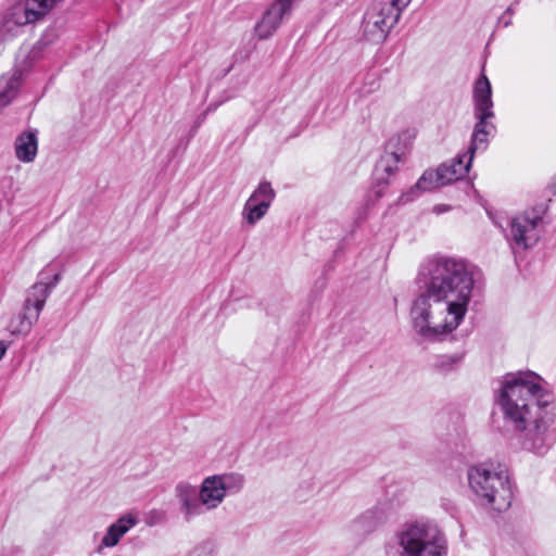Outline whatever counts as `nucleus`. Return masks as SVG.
<instances>
[{
    "instance_id": "nucleus-1",
    "label": "nucleus",
    "mask_w": 556,
    "mask_h": 556,
    "mask_svg": "<svg viewBox=\"0 0 556 556\" xmlns=\"http://www.w3.org/2000/svg\"><path fill=\"white\" fill-rule=\"evenodd\" d=\"M478 277L479 270L463 260H438L410 308L415 332L432 341L454 332L468 312Z\"/></svg>"
},
{
    "instance_id": "nucleus-2",
    "label": "nucleus",
    "mask_w": 556,
    "mask_h": 556,
    "mask_svg": "<svg viewBox=\"0 0 556 556\" xmlns=\"http://www.w3.org/2000/svg\"><path fill=\"white\" fill-rule=\"evenodd\" d=\"M553 394L533 371L507 375L500 390L498 404L506 422L518 431H527L525 446L545 454L556 441L553 428Z\"/></svg>"
},
{
    "instance_id": "nucleus-3",
    "label": "nucleus",
    "mask_w": 556,
    "mask_h": 556,
    "mask_svg": "<svg viewBox=\"0 0 556 556\" xmlns=\"http://www.w3.org/2000/svg\"><path fill=\"white\" fill-rule=\"evenodd\" d=\"M443 527L434 519L419 517L404 521L383 543L382 556H448Z\"/></svg>"
},
{
    "instance_id": "nucleus-4",
    "label": "nucleus",
    "mask_w": 556,
    "mask_h": 556,
    "mask_svg": "<svg viewBox=\"0 0 556 556\" xmlns=\"http://www.w3.org/2000/svg\"><path fill=\"white\" fill-rule=\"evenodd\" d=\"M244 485V478L235 472L205 477L200 486L189 482H179L175 488V497L179 511L186 521L217 509L227 495L236 494Z\"/></svg>"
},
{
    "instance_id": "nucleus-5",
    "label": "nucleus",
    "mask_w": 556,
    "mask_h": 556,
    "mask_svg": "<svg viewBox=\"0 0 556 556\" xmlns=\"http://www.w3.org/2000/svg\"><path fill=\"white\" fill-rule=\"evenodd\" d=\"M470 490L478 501L496 511L506 510L513 501L508 471L501 465L479 464L467 471Z\"/></svg>"
},
{
    "instance_id": "nucleus-6",
    "label": "nucleus",
    "mask_w": 556,
    "mask_h": 556,
    "mask_svg": "<svg viewBox=\"0 0 556 556\" xmlns=\"http://www.w3.org/2000/svg\"><path fill=\"white\" fill-rule=\"evenodd\" d=\"M410 2L412 0H372L363 20V34L367 40L383 41Z\"/></svg>"
},
{
    "instance_id": "nucleus-7",
    "label": "nucleus",
    "mask_w": 556,
    "mask_h": 556,
    "mask_svg": "<svg viewBox=\"0 0 556 556\" xmlns=\"http://www.w3.org/2000/svg\"><path fill=\"white\" fill-rule=\"evenodd\" d=\"M473 104V114L477 123L472 132L471 146L467 151L472 156L477 150L485 149L489 136L495 130V126L491 122L494 118L492 87L484 74L475 84Z\"/></svg>"
},
{
    "instance_id": "nucleus-8",
    "label": "nucleus",
    "mask_w": 556,
    "mask_h": 556,
    "mask_svg": "<svg viewBox=\"0 0 556 556\" xmlns=\"http://www.w3.org/2000/svg\"><path fill=\"white\" fill-rule=\"evenodd\" d=\"M540 217L534 213H521L510 222L509 241L514 249L527 250L539 240L538 225Z\"/></svg>"
},
{
    "instance_id": "nucleus-9",
    "label": "nucleus",
    "mask_w": 556,
    "mask_h": 556,
    "mask_svg": "<svg viewBox=\"0 0 556 556\" xmlns=\"http://www.w3.org/2000/svg\"><path fill=\"white\" fill-rule=\"evenodd\" d=\"M290 13V9L279 0H275L254 26L257 38L262 40L270 38L281 25L283 17Z\"/></svg>"
},
{
    "instance_id": "nucleus-10",
    "label": "nucleus",
    "mask_w": 556,
    "mask_h": 556,
    "mask_svg": "<svg viewBox=\"0 0 556 556\" xmlns=\"http://www.w3.org/2000/svg\"><path fill=\"white\" fill-rule=\"evenodd\" d=\"M138 518L132 514H125L111 523L101 539L99 549L116 546L122 538L137 523Z\"/></svg>"
},
{
    "instance_id": "nucleus-11",
    "label": "nucleus",
    "mask_w": 556,
    "mask_h": 556,
    "mask_svg": "<svg viewBox=\"0 0 556 556\" xmlns=\"http://www.w3.org/2000/svg\"><path fill=\"white\" fill-rule=\"evenodd\" d=\"M15 157L25 164L33 163L38 154V135L36 130L21 132L14 141Z\"/></svg>"
},
{
    "instance_id": "nucleus-12",
    "label": "nucleus",
    "mask_w": 556,
    "mask_h": 556,
    "mask_svg": "<svg viewBox=\"0 0 556 556\" xmlns=\"http://www.w3.org/2000/svg\"><path fill=\"white\" fill-rule=\"evenodd\" d=\"M36 21H38V17L29 0H22L12 4L4 14L5 24L15 26H24Z\"/></svg>"
},
{
    "instance_id": "nucleus-13",
    "label": "nucleus",
    "mask_w": 556,
    "mask_h": 556,
    "mask_svg": "<svg viewBox=\"0 0 556 556\" xmlns=\"http://www.w3.org/2000/svg\"><path fill=\"white\" fill-rule=\"evenodd\" d=\"M52 292V286L43 281L35 282L26 292L24 307L40 316L45 304Z\"/></svg>"
},
{
    "instance_id": "nucleus-14",
    "label": "nucleus",
    "mask_w": 556,
    "mask_h": 556,
    "mask_svg": "<svg viewBox=\"0 0 556 556\" xmlns=\"http://www.w3.org/2000/svg\"><path fill=\"white\" fill-rule=\"evenodd\" d=\"M472 159V155H469L466 152L458 157L439 166L438 168H440L441 173L443 174L445 184L448 185L463 178L467 174Z\"/></svg>"
},
{
    "instance_id": "nucleus-15",
    "label": "nucleus",
    "mask_w": 556,
    "mask_h": 556,
    "mask_svg": "<svg viewBox=\"0 0 556 556\" xmlns=\"http://www.w3.org/2000/svg\"><path fill=\"white\" fill-rule=\"evenodd\" d=\"M400 162V154L395 152L384 153L376 165L375 179L379 184H388L389 178L397 170Z\"/></svg>"
},
{
    "instance_id": "nucleus-16",
    "label": "nucleus",
    "mask_w": 556,
    "mask_h": 556,
    "mask_svg": "<svg viewBox=\"0 0 556 556\" xmlns=\"http://www.w3.org/2000/svg\"><path fill=\"white\" fill-rule=\"evenodd\" d=\"M38 318L37 313L27 311L26 307L23 306L22 313L10 320L8 329L12 334L27 333Z\"/></svg>"
},
{
    "instance_id": "nucleus-17",
    "label": "nucleus",
    "mask_w": 556,
    "mask_h": 556,
    "mask_svg": "<svg viewBox=\"0 0 556 556\" xmlns=\"http://www.w3.org/2000/svg\"><path fill=\"white\" fill-rule=\"evenodd\" d=\"M387 520V514L379 507H374L364 511L356 520L362 529L367 532L376 530Z\"/></svg>"
},
{
    "instance_id": "nucleus-18",
    "label": "nucleus",
    "mask_w": 556,
    "mask_h": 556,
    "mask_svg": "<svg viewBox=\"0 0 556 556\" xmlns=\"http://www.w3.org/2000/svg\"><path fill=\"white\" fill-rule=\"evenodd\" d=\"M20 86V76L12 74L0 78V111L15 97Z\"/></svg>"
},
{
    "instance_id": "nucleus-19",
    "label": "nucleus",
    "mask_w": 556,
    "mask_h": 556,
    "mask_svg": "<svg viewBox=\"0 0 556 556\" xmlns=\"http://www.w3.org/2000/svg\"><path fill=\"white\" fill-rule=\"evenodd\" d=\"M275 198L276 192L270 182L261 181L247 201L269 208Z\"/></svg>"
},
{
    "instance_id": "nucleus-20",
    "label": "nucleus",
    "mask_w": 556,
    "mask_h": 556,
    "mask_svg": "<svg viewBox=\"0 0 556 556\" xmlns=\"http://www.w3.org/2000/svg\"><path fill=\"white\" fill-rule=\"evenodd\" d=\"M445 180L440 168L426 170L415 185V189L430 191L445 186Z\"/></svg>"
},
{
    "instance_id": "nucleus-21",
    "label": "nucleus",
    "mask_w": 556,
    "mask_h": 556,
    "mask_svg": "<svg viewBox=\"0 0 556 556\" xmlns=\"http://www.w3.org/2000/svg\"><path fill=\"white\" fill-rule=\"evenodd\" d=\"M265 205H256L245 201L242 210V218L249 226H254L258 223L268 212Z\"/></svg>"
},
{
    "instance_id": "nucleus-22",
    "label": "nucleus",
    "mask_w": 556,
    "mask_h": 556,
    "mask_svg": "<svg viewBox=\"0 0 556 556\" xmlns=\"http://www.w3.org/2000/svg\"><path fill=\"white\" fill-rule=\"evenodd\" d=\"M62 0H29L38 20L46 16Z\"/></svg>"
},
{
    "instance_id": "nucleus-23",
    "label": "nucleus",
    "mask_w": 556,
    "mask_h": 556,
    "mask_svg": "<svg viewBox=\"0 0 556 556\" xmlns=\"http://www.w3.org/2000/svg\"><path fill=\"white\" fill-rule=\"evenodd\" d=\"M464 355L463 354H453L443 356L441 359L442 367H452L453 365H457L462 362Z\"/></svg>"
},
{
    "instance_id": "nucleus-24",
    "label": "nucleus",
    "mask_w": 556,
    "mask_h": 556,
    "mask_svg": "<svg viewBox=\"0 0 556 556\" xmlns=\"http://www.w3.org/2000/svg\"><path fill=\"white\" fill-rule=\"evenodd\" d=\"M60 280H61V274H55V275L53 276L52 281H50V282H46V283H47V285H51V286H52V289H53V288H54V287L60 282Z\"/></svg>"
},
{
    "instance_id": "nucleus-25",
    "label": "nucleus",
    "mask_w": 556,
    "mask_h": 556,
    "mask_svg": "<svg viewBox=\"0 0 556 556\" xmlns=\"http://www.w3.org/2000/svg\"><path fill=\"white\" fill-rule=\"evenodd\" d=\"M279 1L292 11V7H293L294 2H296L298 0H279Z\"/></svg>"
},
{
    "instance_id": "nucleus-26",
    "label": "nucleus",
    "mask_w": 556,
    "mask_h": 556,
    "mask_svg": "<svg viewBox=\"0 0 556 556\" xmlns=\"http://www.w3.org/2000/svg\"><path fill=\"white\" fill-rule=\"evenodd\" d=\"M7 344L3 342V341H0V359L3 357V355L5 354L7 352Z\"/></svg>"
},
{
    "instance_id": "nucleus-27",
    "label": "nucleus",
    "mask_w": 556,
    "mask_h": 556,
    "mask_svg": "<svg viewBox=\"0 0 556 556\" xmlns=\"http://www.w3.org/2000/svg\"><path fill=\"white\" fill-rule=\"evenodd\" d=\"M434 211H435V212H439V213L441 212V210L439 208V206L434 207Z\"/></svg>"
}]
</instances>
